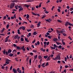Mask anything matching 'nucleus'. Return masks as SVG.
<instances>
[{
  "mask_svg": "<svg viewBox=\"0 0 73 73\" xmlns=\"http://www.w3.org/2000/svg\"><path fill=\"white\" fill-rule=\"evenodd\" d=\"M2 52H3V54H6V55L7 56V55H8V54H9L12 52V50L11 49H9L7 52V51L6 52V50L4 49L3 51H2Z\"/></svg>",
  "mask_w": 73,
  "mask_h": 73,
  "instance_id": "obj_1",
  "label": "nucleus"
},
{
  "mask_svg": "<svg viewBox=\"0 0 73 73\" xmlns=\"http://www.w3.org/2000/svg\"><path fill=\"white\" fill-rule=\"evenodd\" d=\"M52 59L54 60V61H56L57 60H61V58H60V55H56V57L54 58H53Z\"/></svg>",
  "mask_w": 73,
  "mask_h": 73,
  "instance_id": "obj_2",
  "label": "nucleus"
},
{
  "mask_svg": "<svg viewBox=\"0 0 73 73\" xmlns=\"http://www.w3.org/2000/svg\"><path fill=\"white\" fill-rule=\"evenodd\" d=\"M15 3H13L11 4L10 6V9H12V8H13L14 6H15Z\"/></svg>",
  "mask_w": 73,
  "mask_h": 73,
  "instance_id": "obj_3",
  "label": "nucleus"
},
{
  "mask_svg": "<svg viewBox=\"0 0 73 73\" xmlns=\"http://www.w3.org/2000/svg\"><path fill=\"white\" fill-rule=\"evenodd\" d=\"M11 60L8 59H7L6 60L5 63L7 64H9V62H11Z\"/></svg>",
  "mask_w": 73,
  "mask_h": 73,
  "instance_id": "obj_4",
  "label": "nucleus"
},
{
  "mask_svg": "<svg viewBox=\"0 0 73 73\" xmlns=\"http://www.w3.org/2000/svg\"><path fill=\"white\" fill-rule=\"evenodd\" d=\"M25 27H24V26H22L21 27H20L19 29H22L24 31V30H25Z\"/></svg>",
  "mask_w": 73,
  "mask_h": 73,
  "instance_id": "obj_5",
  "label": "nucleus"
},
{
  "mask_svg": "<svg viewBox=\"0 0 73 73\" xmlns=\"http://www.w3.org/2000/svg\"><path fill=\"white\" fill-rule=\"evenodd\" d=\"M24 47H25V46H23L21 47V49H22L23 50V51H25V49Z\"/></svg>",
  "mask_w": 73,
  "mask_h": 73,
  "instance_id": "obj_6",
  "label": "nucleus"
},
{
  "mask_svg": "<svg viewBox=\"0 0 73 73\" xmlns=\"http://www.w3.org/2000/svg\"><path fill=\"white\" fill-rule=\"evenodd\" d=\"M65 32V30L62 29V30L60 31V33L61 34H63Z\"/></svg>",
  "mask_w": 73,
  "mask_h": 73,
  "instance_id": "obj_7",
  "label": "nucleus"
},
{
  "mask_svg": "<svg viewBox=\"0 0 73 73\" xmlns=\"http://www.w3.org/2000/svg\"><path fill=\"white\" fill-rule=\"evenodd\" d=\"M13 72L14 73H16L17 72V70L15 69V68H13Z\"/></svg>",
  "mask_w": 73,
  "mask_h": 73,
  "instance_id": "obj_8",
  "label": "nucleus"
},
{
  "mask_svg": "<svg viewBox=\"0 0 73 73\" xmlns=\"http://www.w3.org/2000/svg\"><path fill=\"white\" fill-rule=\"evenodd\" d=\"M44 44V48H46V41H44L43 42Z\"/></svg>",
  "mask_w": 73,
  "mask_h": 73,
  "instance_id": "obj_9",
  "label": "nucleus"
},
{
  "mask_svg": "<svg viewBox=\"0 0 73 73\" xmlns=\"http://www.w3.org/2000/svg\"><path fill=\"white\" fill-rule=\"evenodd\" d=\"M50 56H49L48 58L46 59V60L47 61H49V60H50Z\"/></svg>",
  "mask_w": 73,
  "mask_h": 73,
  "instance_id": "obj_10",
  "label": "nucleus"
},
{
  "mask_svg": "<svg viewBox=\"0 0 73 73\" xmlns=\"http://www.w3.org/2000/svg\"><path fill=\"white\" fill-rule=\"evenodd\" d=\"M48 35H50V34L48 32H47L46 34H45V37H48Z\"/></svg>",
  "mask_w": 73,
  "mask_h": 73,
  "instance_id": "obj_11",
  "label": "nucleus"
},
{
  "mask_svg": "<svg viewBox=\"0 0 73 73\" xmlns=\"http://www.w3.org/2000/svg\"><path fill=\"white\" fill-rule=\"evenodd\" d=\"M69 22H67L66 23H65V26L66 27H67L68 25H69Z\"/></svg>",
  "mask_w": 73,
  "mask_h": 73,
  "instance_id": "obj_12",
  "label": "nucleus"
},
{
  "mask_svg": "<svg viewBox=\"0 0 73 73\" xmlns=\"http://www.w3.org/2000/svg\"><path fill=\"white\" fill-rule=\"evenodd\" d=\"M31 36V33H29L27 35V36L28 38H29V37H30Z\"/></svg>",
  "mask_w": 73,
  "mask_h": 73,
  "instance_id": "obj_13",
  "label": "nucleus"
},
{
  "mask_svg": "<svg viewBox=\"0 0 73 73\" xmlns=\"http://www.w3.org/2000/svg\"><path fill=\"white\" fill-rule=\"evenodd\" d=\"M41 24V22H39L37 24V27H39L40 26V24Z\"/></svg>",
  "mask_w": 73,
  "mask_h": 73,
  "instance_id": "obj_14",
  "label": "nucleus"
},
{
  "mask_svg": "<svg viewBox=\"0 0 73 73\" xmlns=\"http://www.w3.org/2000/svg\"><path fill=\"white\" fill-rule=\"evenodd\" d=\"M22 10H23V8H20L19 10V12H20V11H22Z\"/></svg>",
  "mask_w": 73,
  "mask_h": 73,
  "instance_id": "obj_15",
  "label": "nucleus"
},
{
  "mask_svg": "<svg viewBox=\"0 0 73 73\" xmlns=\"http://www.w3.org/2000/svg\"><path fill=\"white\" fill-rule=\"evenodd\" d=\"M13 55V54H12L11 53H10L9 54V56H10V57H12Z\"/></svg>",
  "mask_w": 73,
  "mask_h": 73,
  "instance_id": "obj_16",
  "label": "nucleus"
},
{
  "mask_svg": "<svg viewBox=\"0 0 73 73\" xmlns=\"http://www.w3.org/2000/svg\"><path fill=\"white\" fill-rule=\"evenodd\" d=\"M56 43L57 45H62V44L60 42H56Z\"/></svg>",
  "mask_w": 73,
  "mask_h": 73,
  "instance_id": "obj_17",
  "label": "nucleus"
},
{
  "mask_svg": "<svg viewBox=\"0 0 73 73\" xmlns=\"http://www.w3.org/2000/svg\"><path fill=\"white\" fill-rule=\"evenodd\" d=\"M53 40L54 41H58V39L54 38L53 39Z\"/></svg>",
  "mask_w": 73,
  "mask_h": 73,
  "instance_id": "obj_18",
  "label": "nucleus"
},
{
  "mask_svg": "<svg viewBox=\"0 0 73 73\" xmlns=\"http://www.w3.org/2000/svg\"><path fill=\"white\" fill-rule=\"evenodd\" d=\"M37 33H37L36 31H34L33 33V34L34 35H36Z\"/></svg>",
  "mask_w": 73,
  "mask_h": 73,
  "instance_id": "obj_19",
  "label": "nucleus"
},
{
  "mask_svg": "<svg viewBox=\"0 0 73 73\" xmlns=\"http://www.w3.org/2000/svg\"><path fill=\"white\" fill-rule=\"evenodd\" d=\"M31 28H32V29H33V28H34V25H31Z\"/></svg>",
  "mask_w": 73,
  "mask_h": 73,
  "instance_id": "obj_20",
  "label": "nucleus"
},
{
  "mask_svg": "<svg viewBox=\"0 0 73 73\" xmlns=\"http://www.w3.org/2000/svg\"><path fill=\"white\" fill-rule=\"evenodd\" d=\"M58 48V49H61L62 48V46H61V45H59Z\"/></svg>",
  "mask_w": 73,
  "mask_h": 73,
  "instance_id": "obj_21",
  "label": "nucleus"
},
{
  "mask_svg": "<svg viewBox=\"0 0 73 73\" xmlns=\"http://www.w3.org/2000/svg\"><path fill=\"white\" fill-rule=\"evenodd\" d=\"M18 7L19 5H15V9H18Z\"/></svg>",
  "mask_w": 73,
  "mask_h": 73,
  "instance_id": "obj_22",
  "label": "nucleus"
},
{
  "mask_svg": "<svg viewBox=\"0 0 73 73\" xmlns=\"http://www.w3.org/2000/svg\"><path fill=\"white\" fill-rule=\"evenodd\" d=\"M44 58H45V59H46L48 57V56H47V55L44 56L43 57Z\"/></svg>",
  "mask_w": 73,
  "mask_h": 73,
  "instance_id": "obj_23",
  "label": "nucleus"
},
{
  "mask_svg": "<svg viewBox=\"0 0 73 73\" xmlns=\"http://www.w3.org/2000/svg\"><path fill=\"white\" fill-rule=\"evenodd\" d=\"M5 30V28H3L2 29V30L1 31V33H3V32Z\"/></svg>",
  "mask_w": 73,
  "mask_h": 73,
  "instance_id": "obj_24",
  "label": "nucleus"
},
{
  "mask_svg": "<svg viewBox=\"0 0 73 73\" xmlns=\"http://www.w3.org/2000/svg\"><path fill=\"white\" fill-rule=\"evenodd\" d=\"M21 41H24V38H21Z\"/></svg>",
  "mask_w": 73,
  "mask_h": 73,
  "instance_id": "obj_25",
  "label": "nucleus"
},
{
  "mask_svg": "<svg viewBox=\"0 0 73 73\" xmlns=\"http://www.w3.org/2000/svg\"><path fill=\"white\" fill-rule=\"evenodd\" d=\"M28 38H25V40L27 42H29V40H28Z\"/></svg>",
  "mask_w": 73,
  "mask_h": 73,
  "instance_id": "obj_26",
  "label": "nucleus"
},
{
  "mask_svg": "<svg viewBox=\"0 0 73 73\" xmlns=\"http://www.w3.org/2000/svg\"><path fill=\"white\" fill-rule=\"evenodd\" d=\"M56 33H58V34H59L60 33V31L58 30H56Z\"/></svg>",
  "mask_w": 73,
  "mask_h": 73,
  "instance_id": "obj_27",
  "label": "nucleus"
},
{
  "mask_svg": "<svg viewBox=\"0 0 73 73\" xmlns=\"http://www.w3.org/2000/svg\"><path fill=\"white\" fill-rule=\"evenodd\" d=\"M9 24H7L6 25V28H7V29H8V28H9Z\"/></svg>",
  "mask_w": 73,
  "mask_h": 73,
  "instance_id": "obj_28",
  "label": "nucleus"
},
{
  "mask_svg": "<svg viewBox=\"0 0 73 73\" xmlns=\"http://www.w3.org/2000/svg\"><path fill=\"white\" fill-rule=\"evenodd\" d=\"M47 37L49 38L50 39H51L52 38V36H51L49 35L47 36Z\"/></svg>",
  "mask_w": 73,
  "mask_h": 73,
  "instance_id": "obj_29",
  "label": "nucleus"
},
{
  "mask_svg": "<svg viewBox=\"0 0 73 73\" xmlns=\"http://www.w3.org/2000/svg\"><path fill=\"white\" fill-rule=\"evenodd\" d=\"M18 37H19V36H18V35H17L16 36H15V39H16V38H18Z\"/></svg>",
  "mask_w": 73,
  "mask_h": 73,
  "instance_id": "obj_30",
  "label": "nucleus"
},
{
  "mask_svg": "<svg viewBox=\"0 0 73 73\" xmlns=\"http://www.w3.org/2000/svg\"><path fill=\"white\" fill-rule=\"evenodd\" d=\"M17 33L18 34H20V30L19 29H18L17 30Z\"/></svg>",
  "mask_w": 73,
  "mask_h": 73,
  "instance_id": "obj_31",
  "label": "nucleus"
},
{
  "mask_svg": "<svg viewBox=\"0 0 73 73\" xmlns=\"http://www.w3.org/2000/svg\"><path fill=\"white\" fill-rule=\"evenodd\" d=\"M37 56H38L37 55H36L34 56V59H35H35L36 58H37Z\"/></svg>",
  "mask_w": 73,
  "mask_h": 73,
  "instance_id": "obj_32",
  "label": "nucleus"
},
{
  "mask_svg": "<svg viewBox=\"0 0 73 73\" xmlns=\"http://www.w3.org/2000/svg\"><path fill=\"white\" fill-rule=\"evenodd\" d=\"M38 58L39 59H42V57L40 56V55H39L38 56Z\"/></svg>",
  "mask_w": 73,
  "mask_h": 73,
  "instance_id": "obj_33",
  "label": "nucleus"
},
{
  "mask_svg": "<svg viewBox=\"0 0 73 73\" xmlns=\"http://www.w3.org/2000/svg\"><path fill=\"white\" fill-rule=\"evenodd\" d=\"M17 49H18V50H20V47L19 46H17Z\"/></svg>",
  "mask_w": 73,
  "mask_h": 73,
  "instance_id": "obj_34",
  "label": "nucleus"
},
{
  "mask_svg": "<svg viewBox=\"0 0 73 73\" xmlns=\"http://www.w3.org/2000/svg\"><path fill=\"white\" fill-rule=\"evenodd\" d=\"M32 59H30L29 61V63L30 65H31V62H32L31 61Z\"/></svg>",
  "mask_w": 73,
  "mask_h": 73,
  "instance_id": "obj_35",
  "label": "nucleus"
},
{
  "mask_svg": "<svg viewBox=\"0 0 73 73\" xmlns=\"http://www.w3.org/2000/svg\"><path fill=\"white\" fill-rule=\"evenodd\" d=\"M31 1H33V0H27L26 1V2H31Z\"/></svg>",
  "mask_w": 73,
  "mask_h": 73,
  "instance_id": "obj_36",
  "label": "nucleus"
},
{
  "mask_svg": "<svg viewBox=\"0 0 73 73\" xmlns=\"http://www.w3.org/2000/svg\"><path fill=\"white\" fill-rule=\"evenodd\" d=\"M45 20L46 21H47V22H48V23H50V21H49V19H45Z\"/></svg>",
  "mask_w": 73,
  "mask_h": 73,
  "instance_id": "obj_37",
  "label": "nucleus"
},
{
  "mask_svg": "<svg viewBox=\"0 0 73 73\" xmlns=\"http://www.w3.org/2000/svg\"><path fill=\"white\" fill-rule=\"evenodd\" d=\"M25 7H27V8H28V7H29V5L27 4H25Z\"/></svg>",
  "mask_w": 73,
  "mask_h": 73,
  "instance_id": "obj_38",
  "label": "nucleus"
},
{
  "mask_svg": "<svg viewBox=\"0 0 73 73\" xmlns=\"http://www.w3.org/2000/svg\"><path fill=\"white\" fill-rule=\"evenodd\" d=\"M46 45L48 46L49 45V42H46Z\"/></svg>",
  "mask_w": 73,
  "mask_h": 73,
  "instance_id": "obj_39",
  "label": "nucleus"
},
{
  "mask_svg": "<svg viewBox=\"0 0 73 73\" xmlns=\"http://www.w3.org/2000/svg\"><path fill=\"white\" fill-rule=\"evenodd\" d=\"M54 47H55V48H58V46L56 45V44H54Z\"/></svg>",
  "mask_w": 73,
  "mask_h": 73,
  "instance_id": "obj_40",
  "label": "nucleus"
},
{
  "mask_svg": "<svg viewBox=\"0 0 73 73\" xmlns=\"http://www.w3.org/2000/svg\"><path fill=\"white\" fill-rule=\"evenodd\" d=\"M32 14L33 15H35V16H36V13H34L33 12H32Z\"/></svg>",
  "mask_w": 73,
  "mask_h": 73,
  "instance_id": "obj_41",
  "label": "nucleus"
},
{
  "mask_svg": "<svg viewBox=\"0 0 73 73\" xmlns=\"http://www.w3.org/2000/svg\"><path fill=\"white\" fill-rule=\"evenodd\" d=\"M13 17H14V19H16V14L14 15Z\"/></svg>",
  "mask_w": 73,
  "mask_h": 73,
  "instance_id": "obj_42",
  "label": "nucleus"
},
{
  "mask_svg": "<svg viewBox=\"0 0 73 73\" xmlns=\"http://www.w3.org/2000/svg\"><path fill=\"white\" fill-rule=\"evenodd\" d=\"M57 21L59 23H62V21H61V20H59V19L57 20Z\"/></svg>",
  "mask_w": 73,
  "mask_h": 73,
  "instance_id": "obj_43",
  "label": "nucleus"
},
{
  "mask_svg": "<svg viewBox=\"0 0 73 73\" xmlns=\"http://www.w3.org/2000/svg\"><path fill=\"white\" fill-rule=\"evenodd\" d=\"M17 71L18 72H19L20 71V69L19 68H18L17 69Z\"/></svg>",
  "mask_w": 73,
  "mask_h": 73,
  "instance_id": "obj_44",
  "label": "nucleus"
},
{
  "mask_svg": "<svg viewBox=\"0 0 73 73\" xmlns=\"http://www.w3.org/2000/svg\"><path fill=\"white\" fill-rule=\"evenodd\" d=\"M9 36H8L5 39H7V40H8V38H9Z\"/></svg>",
  "mask_w": 73,
  "mask_h": 73,
  "instance_id": "obj_45",
  "label": "nucleus"
},
{
  "mask_svg": "<svg viewBox=\"0 0 73 73\" xmlns=\"http://www.w3.org/2000/svg\"><path fill=\"white\" fill-rule=\"evenodd\" d=\"M57 11L58 12H61V10L60 9H57Z\"/></svg>",
  "mask_w": 73,
  "mask_h": 73,
  "instance_id": "obj_46",
  "label": "nucleus"
},
{
  "mask_svg": "<svg viewBox=\"0 0 73 73\" xmlns=\"http://www.w3.org/2000/svg\"><path fill=\"white\" fill-rule=\"evenodd\" d=\"M50 48H51V49H55V47H53L50 46Z\"/></svg>",
  "mask_w": 73,
  "mask_h": 73,
  "instance_id": "obj_47",
  "label": "nucleus"
},
{
  "mask_svg": "<svg viewBox=\"0 0 73 73\" xmlns=\"http://www.w3.org/2000/svg\"><path fill=\"white\" fill-rule=\"evenodd\" d=\"M13 45L14 47H17V45H16V44H13Z\"/></svg>",
  "mask_w": 73,
  "mask_h": 73,
  "instance_id": "obj_48",
  "label": "nucleus"
},
{
  "mask_svg": "<svg viewBox=\"0 0 73 73\" xmlns=\"http://www.w3.org/2000/svg\"><path fill=\"white\" fill-rule=\"evenodd\" d=\"M27 31L28 32H30V31H32V30L30 29H27Z\"/></svg>",
  "mask_w": 73,
  "mask_h": 73,
  "instance_id": "obj_49",
  "label": "nucleus"
},
{
  "mask_svg": "<svg viewBox=\"0 0 73 73\" xmlns=\"http://www.w3.org/2000/svg\"><path fill=\"white\" fill-rule=\"evenodd\" d=\"M12 66H11V67H10V70H12Z\"/></svg>",
  "mask_w": 73,
  "mask_h": 73,
  "instance_id": "obj_50",
  "label": "nucleus"
},
{
  "mask_svg": "<svg viewBox=\"0 0 73 73\" xmlns=\"http://www.w3.org/2000/svg\"><path fill=\"white\" fill-rule=\"evenodd\" d=\"M12 1L13 3H15V2H16V1H17L14 0Z\"/></svg>",
  "mask_w": 73,
  "mask_h": 73,
  "instance_id": "obj_51",
  "label": "nucleus"
},
{
  "mask_svg": "<svg viewBox=\"0 0 73 73\" xmlns=\"http://www.w3.org/2000/svg\"><path fill=\"white\" fill-rule=\"evenodd\" d=\"M69 25H70V26H73V24L70 23V22H69Z\"/></svg>",
  "mask_w": 73,
  "mask_h": 73,
  "instance_id": "obj_52",
  "label": "nucleus"
},
{
  "mask_svg": "<svg viewBox=\"0 0 73 73\" xmlns=\"http://www.w3.org/2000/svg\"><path fill=\"white\" fill-rule=\"evenodd\" d=\"M62 44L64 45L65 44V42H64V41H62Z\"/></svg>",
  "mask_w": 73,
  "mask_h": 73,
  "instance_id": "obj_53",
  "label": "nucleus"
},
{
  "mask_svg": "<svg viewBox=\"0 0 73 73\" xmlns=\"http://www.w3.org/2000/svg\"><path fill=\"white\" fill-rule=\"evenodd\" d=\"M5 68V67L4 66H3L1 67V69H4L5 70V69L4 68Z\"/></svg>",
  "mask_w": 73,
  "mask_h": 73,
  "instance_id": "obj_54",
  "label": "nucleus"
},
{
  "mask_svg": "<svg viewBox=\"0 0 73 73\" xmlns=\"http://www.w3.org/2000/svg\"><path fill=\"white\" fill-rule=\"evenodd\" d=\"M32 11H34L35 10V8L34 7H32L31 8Z\"/></svg>",
  "mask_w": 73,
  "mask_h": 73,
  "instance_id": "obj_55",
  "label": "nucleus"
},
{
  "mask_svg": "<svg viewBox=\"0 0 73 73\" xmlns=\"http://www.w3.org/2000/svg\"><path fill=\"white\" fill-rule=\"evenodd\" d=\"M63 35L64 36H67V35H66V34L65 33H63Z\"/></svg>",
  "mask_w": 73,
  "mask_h": 73,
  "instance_id": "obj_56",
  "label": "nucleus"
},
{
  "mask_svg": "<svg viewBox=\"0 0 73 73\" xmlns=\"http://www.w3.org/2000/svg\"><path fill=\"white\" fill-rule=\"evenodd\" d=\"M17 38H18V40H19L20 38H21V37H20V36H18Z\"/></svg>",
  "mask_w": 73,
  "mask_h": 73,
  "instance_id": "obj_57",
  "label": "nucleus"
},
{
  "mask_svg": "<svg viewBox=\"0 0 73 73\" xmlns=\"http://www.w3.org/2000/svg\"><path fill=\"white\" fill-rule=\"evenodd\" d=\"M29 17V15H27L26 17V18L28 19Z\"/></svg>",
  "mask_w": 73,
  "mask_h": 73,
  "instance_id": "obj_58",
  "label": "nucleus"
},
{
  "mask_svg": "<svg viewBox=\"0 0 73 73\" xmlns=\"http://www.w3.org/2000/svg\"><path fill=\"white\" fill-rule=\"evenodd\" d=\"M45 17H46V16H45V15H43V16L42 17L41 19H44V18H45Z\"/></svg>",
  "mask_w": 73,
  "mask_h": 73,
  "instance_id": "obj_59",
  "label": "nucleus"
},
{
  "mask_svg": "<svg viewBox=\"0 0 73 73\" xmlns=\"http://www.w3.org/2000/svg\"><path fill=\"white\" fill-rule=\"evenodd\" d=\"M68 38H69V39H70V40H72V39L71 38V37L70 36H68Z\"/></svg>",
  "mask_w": 73,
  "mask_h": 73,
  "instance_id": "obj_60",
  "label": "nucleus"
},
{
  "mask_svg": "<svg viewBox=\"0 0 73 73\" xmlns=\"http://www.w3.org/2000/svg\"><path fill=\"white\" fill-rule=\"evenodd\" d=\"M37 44H38V45H40V42H39V41H38L37 42Z\"/></svg>",
  "mask_w": 73,
  "mask_h": 73,
  "instance_id": "obj_61",
  "label": "nucleus"
},
{
  "mask_svg": "<svg viewBox=\"0 0 73 73\" xmlns=\"http://www.w3.org/2000/svg\"><path fill=\"white\" fill-rule=\"evenodd\" d=\"M22 8V6H18V8Z\"/></svg>",
  "mask_w": 73,
  "mask_h": 73,
  "instance_id": "obj_62",
  "label": "nucleus"
},
{
  "mask_svg": "<svg viewBox=\"0 0 73 73\" xmlns=\"http://www.w3.org/2000/svg\"><path fill=\"white\" fill-rule=\"evenodd\" d=\"M8 40L7 39H5V42H7V41H8Z\"/></svg>",
  "mask_w": 73,
  "mask_h": 73,
  "instance_id": "obj_63",
  "label": "nucleus"
},
{
  "mask_svg": "<svg viewBox=\"0 0 73 73\" xmlns=\"http://www.w3.org/2000/svg\"><path fill=\"white\" fill-rule=\"evenodd\" d=\"M20 54V52H17V55H19V54Z\"/></svg>",
  "mask_w": 73,
  "mask_h": 73,
  "instance_id": "obj_64",
  "label": "nucleus"
}]
</instances>
